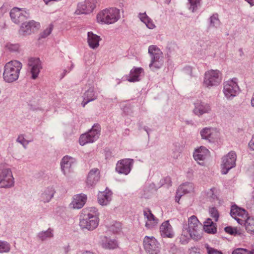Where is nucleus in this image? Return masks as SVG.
Returning <instances> with one entry per match:
<instances>
[{
  "instance_id": "f257e3e1",
  "label": "nucleus",
  "mask_w": 254,
  "mask_h": 254,
  "mask_svg": "<svg viewBox=\"0 0 254 254\" xmlns=\"http://www.w3.org/2000/svg\"><path fill=\"white\" fill-rule=\"evenodd\" d=\"M99 213L95 207H89L82 210L79 225L82 229L92 231L99 225Z\"/></svg>"
},
{
  "instance_id": "f03ea898",
  "label": "nucleus",
  "mask_w": 254,
  "mask_h": 254,
  "mask_svg": "<svg viewBox=\"0 0 254 254\" xmlns=\"http://www.w3.org/2000/svg\"><path fill=\"white\" fill-rule=\"evenodd\" d=\"M22 67V63L17 60L11 61L7 63L4 67L3 80L7 83H12L16 81L19 78Z\"/></svg>"
},
{
  "instance_id": "7ed1b4c3",
  "label": "nucleus",
  "mask_w": 254,
  "mask_h": 254,
  "mask_svg": "<svg viewBox=\"0 0 254 254\" xmlns=\"http://www.w3.org/2000/svg\"><path fill=\"white\" fill-rule=\"evenodd\" d=\"M120 12L115 7L105 8L99 11L96 15L97 22L101 24H112L120 19Z\"/></svg>"
},
{
  "instance_id": "20e7f679",
  "label": "nucleus",
  "mask_w": 254,
  "mask_h": 254,
  "mask_svg": "<svg viewBox=\"0 0 254 254\" xmlns=\"http://www.w3.org/2000/svg\"><path fill=\"white\" fill-rule=\"evenodd\" d=\"M183 235L186 237L190 236L195 240L201 239L202 237L201 224L195 216L192 215L189 218L188 227L183 230Z\"/></svg>"
},
{
  "instance_id": "39448f33",
  "label": "nucleus",
  "mask_w": 254,
  "mask_h": 254,
  "mask_svg": "<svg viewBox=\"0 0 254 254\" xmlns=\"http://www.w3.org/2000/svg\"><path fill=\"white\" fill-rule=\"evenodd\" d=\"M148 53L151 58L149 64L150 68L153 71L160 68L163 66L164 62L162 52L156 46L151 45L148 48Z\"/></svg>"
},
{
  "instance_id": "423d86ee",
  "label": "nucleus",
  "mask_w": 254,
  "mask_h": 254,
  "mask_svg": "<svg viewBox=\"0 0 254 254\" xmlns=\"http://www.w3.org/2000/svg\"><path fill=\"white\" fill-rule=\"evenodd\" d=\"M221 73L218 70H210L205 72L203 81L205 86L210 88L218 85L221 82Z\"/></svg>"
},
{
  "instance_id": "0eeeda50",
  "label": "nucleus",
  "mask_w": 254,
  "mask_h": 254,
  "mask_svg": "<svg viewBox=\"0 0 254 254\" xmlns=\"http://www.w3.org/2000/svg\"><path fill=\"white\" fill-rule=\"evenodd\" d=\"M143 247L147 254H159L160 252V245L153 236H145L143 241Z\"/></svg>"
},
{
  "instance_id": "6e6552de",
  "label": "nucleus",
  "mask_w": 254,
  "mask_h": 254,
  "mask_svg": "<svg viewBox=\"0 0 254 254\" xmlns=\"http://www.w3.org/2000/svg\"><path fill=\"white\" fill-rule=\"evenodd\" d=\"M237 155L234 151H230L222 158L221 171L222 174H226L236 165Z\"/></svg>"
},
{
  "instance_id": "1a4fd4ad",
  "label": "nucleus",
  "mask_w": 254,
  "mask_h": 254,
  "mask_svg": "<svg viewBox=\"0 0 254 254\" xmlns=\"http://www.w3.org/2000/svg\"><path fill=\"white\" fill-rule=\"evenodd\" d=\"M14 185V178L9 169L0 166V188H10Z\"/></svg>"
},
{
  "instance_id": "9d476101",
  "label": "nucleus",
  "mask_w": 254,
  "mask_h": 254,
  "mask_svg": "<svg viewBox=\"0 0 254 254\" xmlns=\"http://www.w3.org/2000/svg\"><path fill=\"white\" fill-rule=\"evenodd\" d=\"M100 127L98 124H95L90 131L80 135L79 143H93L99 138Z\"/></svg>"
},
{
  "instance_id": "9b49d317",
  "label": "nucleus",
  "mask_w": 254,
  "mask_h": 254,
  "mask_svg": "<svg viewBox=\"0 0 254 254\" xmlns=\"http://www.w3.org/2000/svg\"><path fill=\"white\" fill-rule=\"evenodd\" d=\"M239 90V87L236 78L226 81L224 83L223 92L228 99H231L236 96L238 93Z\"/></svg>"
},
{
  "instance_id": "f8f14e48",
  "label": "nucleus",
  "mask_w": 254,
  "mask_h": 254,
  "mask_svg": "<svg viewBox=\"0 0 254 254\" xmlns=\"http://www.w3.org/2000/svg\"><path fill=\"white\" fill-rule=\"evenodd\" d=\"M133 164V160L130 159H123L118 161L116 166V171L120 174L128 175Z\"/></svg>"
},
{
  "instance_id": "ddd939ff",
  "label": "nucleus",
  "mask_w": 254,
  "mask_h": 254,
  "mask_svg": "<svg viewBox=\"0 0 254 254\" xmlns=\"http://www.w3.org/2000/svg\"><path fill=\"white\" fill-rule=\"evenodd\" d=\"M29 13L25 9L17 7L13 8L10 12V16L12 21L18 24L23 22L28 17Z\"/></svg>"
},
{
  "instance_id": "4468645a",
  "label": "nucleus",
  "mask_w": 254,
  "mask_h": 254,
  "mask_svg": "<svg viewBox=\"0 0 254 254\" xmlns=\"http://www.w3.org/2000/svg\"><path fill=\"white\" fill-rule=\"evenodd\" d=\"M230 214L231 216L241 225L243 224L248 218L247 211L236 205L232 206Z\"/></svg>"
},
{
  "instance_id": "2eb2a0df",
  "label": "nucleus",
  "mask_w": 254,
  "mask_h": 254,
  "mask_svg": "<svg viewBox=\"0 0 254 254\" xmlns=\"http://www.w3.org/2000/svg\"><path fill=\"white\" fill-rule=\"evenodd\" d=\"M143 212L145 226L147 229L153 228L158 225L159 219L154 216L150 209L145 208L143 209Z\"/></svg>"
},
{
  "instance_id": "dca6fc26",
  "label": "nucleus",
  "mask_w": 254,
  "mask_h": 254,
  "mask_svg": "<svg viewBox=\"0 0 254 254\" xmlns=\"http://www.w3.org/2000/svg\"><path fill=\"white\" fill-rule=\"evenodd\" d=\"M28 68L32 74V78L36 79L42 68L41 62L39 58H31L28 62Z\"/></svg>"
},
{
  "instance_id": "f3484780",
  "label": "nucleus",
  "mask_w": 254,
  "mask_h": 254,
  "mask_svg": "<svg viewBox=\"0 0 254 254\" xmlns=\"http://www.w3.org/2000/svg\"><path fill=\"white\" fill-rule=\"evenodd\" d=\"M96 7L94 0H86L83 2L78 4L76 10L77 14H88L93 11Z\"/></svg>"
},
{
  "instance_id": "a211bd4d",
  "label": "nucleus",
  "mask_w": 254,
  "mask_h": 254,
  "mask_svg": "<svg viewBox=\"0 0 254 254\" xmlns=\"http://www.w3.org/2000/svg\"><path fill=\"white\" fill-rule=\"evenodd\" d=\"M194 186L191 183H186L181 185L177 191L176 201L179 203L181 197L187 193H192L194 191Z\"/></svg>"
},
{
  "instance_id": "6ab92c4d",
  "label": "nucleus",
  "mask_w": 254,
  "mask_h": 254,
  "mask_svg": "<svg viewBox=\"0 0 254 254\" xmlns=\"http://www.w3.org/2000/svg\"><path fill=\"white\" fill-rule=\"evenodd\" d=\"M193 113L197 116H200L204 114L209 113L211 111L210 105L200 100H197L194 103Z\"/></svg>"
},
{
  "instance_id": "aec40b11",
  "label": "nucleus",
  "mask_w": 254,
  "mask_h": 254,
  "mask_svg": "<svg viewBox=\"0 0 254 254\" xmlns=\"http://www.w3.org/2000/svg\"><path fill=\"white\" fill-rule=\"evenodd\" d=\"M144 74V69L142 67H133L129 74L125 76L126 80L130 82H138L140 80L141 76Z\"/></svg>"
},
{
  "instance_id": "412c9836",
  "label": "nucleus",
  "mask_w": 254,
  "mask_h": 254,
  "mask_svg": "<svg viewBox=\"0 0 254 254\" xmlns=\"http://www.w3.org/2000/svg\"><path fill=\"white\" fill-rule=\"evenodd\" d=\"M40 27L39 23L34 21H30L22 24L20 31L25 34H30L37 31Z\"/></svg>"
},
{
  "instance_id": "4be33fe9",
  "label": "nucleus",
  "mask_w": 254,
  "mask_h": 254,
  "mask_svg": "<svg viewBox=\"0 0 254 254\" xmlns=\"http://www.w3.org/2000/svg\"><path fill=\"white\" fill-rule=\"evenodd\" d=\"M209 150L205 147L201 146L198 149H196L193 153V158L195 161L200 165H203V161L209 155Z\"/></svg>"
},
{
  "instance_id": "5701e85b",
  "label": "nucleus",
  "mask_w": 254,
  "mask_h": 254,
  "mask_svg": "<svg viewBox=\"0 0 254 254\" xmlns=\"http://www.w3.org/2000/svg\"><path fill=\"white\" fill-rule=\"evenodd\" d=\"M102 39L100 36L90 31L87 33V42L89 47L92 49H96L99 46V42Z\"/></svg>"
},
{
  "instance_id": "b1692460",
  "label": "nucleus",
  "mask_w": 254,
  "mask_h": 254,
  "mask_svg": "<svg viewBox=\"0 0 254 254\" xmlns=\"http://www.w3.org/2000/svg\"><path fill=\"white\" fill-rule=\"evenodd\" d=\"M87 200L85 194H80L74 196L72 202L70 204V207L73 209H80L85 204Z\"/></svg>"
},
{
  "instance_id": "393cba45",
  "label": "nucleus",
  "mask_w": 254,
  "mask_h": 254,
  "mask_svg": "<svg viewBox=\"0 0 254 254\" xmlns=\"http://www.w3.org/2000/svg\"><path fill=\"white\" fill-rule=\"evenodd\" d=\"M100 246L105 249H115L118 247L116 240L111 239L106 236H101L99 242Z\"/></svg>"
},
{
  "instance_id": "a878e982",
  "label": "nucleus",
  "mask_w": 254,
  "mask_h": 254,
  "mask_svg": "<svg viewBox=\"0 0 254 254\" xmlns=\"http://www.w3.org/2000/svg\"><path fill=\"white\" fill-rule=\"evenodd\" d=\"M75 162L74 158L68 156H64L61 162V169L65 175L70 171L72 166Z\"/></svg>"
},
{
  "instance_id": "bb28decb",
  "label": "nucleus",
  "mask_w": 254,
  "mask_h": 254,
  "mask_svg": "<svg viewBox=\"0 0 254 254\" xmlns=\"http://www.w3.org/2000/svg\"><path fill=\"white\" fill-rule=\"evenodd\" d=\"M100 179V171L97 168L92 169L89 173L86 184L89 186H92L95 185Z\"/></svg>"
},
{
  "instance_id": "cd10ccee",
  "label": "nucleus",
  "mask_w": 254,
  "mask_h": 254,
  "mask_svg": "<svg viewBox=\"0 0 254 254\" xmlns=\"http://www.w3.org/2000/svg\"><path fill=\"white\" fill-rule=\"evenodd\" d=\"M161 235L163 237L172 238L174 236L172 230V227L169 223V221L164 222L160 227Z\"/></svg>"
},
{
  "instance_id": "c85d7f7f",
  "label": "nucleus",
  "mask_w": 254,
  "mask_h": 254,
  "mask_svg": "<svg viewBox=\"0 0 254 254\" xmlns=\"http://www.w3.org/2000/svg\"><path fill=\"white\" fill-rule=\"evenodd\" d=\"M97 95L95 93L93 87H90L83 95V101L81 105L85 107V105L90 102L93 101L97 99Z\"/></svg>"
},
{
  "instance_id": "c756f323",
  "label": "nucleus",
  "mask_w": 254,
  "mask_h": 254,
  "mask_svg": "<svg viewBox=\"0 0 254 254\" xmlns=\"http://www.w3.org/2000/svg\"><path fill=\"white\" fill-rule=\"evenodd\" d=\"M112 194V192L109 190L99 192L98 195V200L100 204L107 205L111 200Z\"/></svg>"
},
{
  "instance_id": "7c9ffc66",
  "label": "nucleus",
  "mask_w": 254,
  "mask_h": 254,
  "mask_svg": "<svg viewBox=\"0 0 254 254\" xmlns=\"http://www.w3.org/2000/svg\"><path fill=\"white\" fill-rule=\"evenodd\" d=\"M55 192V190L53 187L47 188L41 194V201L45 203L49 202L53 197Z\"/></svg>"
},
{
  "instance_id": "2f4dec72",
  "label": "nucleus",
  "mask_w": 254,
  "mask_h": 254,
  "mask_svg": "<svg viewBox=\"0 0 254 254\" xmlns=\"http://www.w3.org/2000/svg\"><path fill=\"white\" fill-rule=\"evenodd\" d=\"M203 229L208 234H215L217 232L216 224L210 218H208L204 222Z\"/></svg>"
},
{
  "instance_id": "473e14b6",
  "label": "nucleus",
  "mask_w": 254,
  "mask_h": 254,
  "mask_svg": "<svg viewBox=\"0 0 254 254\" xmlns=\"http://www.w3.org/2000/svg\"><path fill=\"white\" fill-rule=\"evenodd\" d=\"M139 18L141 21L145 23L148 28L152 29L155 28V24L145 13H140L139 14Z\"/></svg>"
},
{
  "instance_id": "72a5a7b5",
  "label": "nucleus",
  "mask_w": 254,
  "mask_h": 254,
  "mask_svg": "<svg viewBox=\"0 0 254 254\" xmlns=\"http://www.w3.org/2000/svg\"><path fill=\"white\" fill-rule=\"evenodd\" d=\"M243 224L248 232L254 233V217H248Z\"/></svg>"
},
{
  "instance_id": "f704fd0d",
  "label": "nucleus",
  "mask_w": 254,
  "mask_h": 254,
  "mask_svg": "<svg viewBox=\"0 0 254 254\" xmlns=\"http://www.w3.org/2000/svg\"><path fill=\"white\" fill-rule=\"evenodd\" d=\"M38 236L43 241L47 238H52L53 237V230L49 229L46 231L41 232L39 233Z\"/></svg>"
},
{
  "instance_id": "c9c22d12",
  "label": "nucleus",
  "mask_w": 254,
  "mask_h": 254,
  "mask_svg": "<svg viewBox=\"0 0 254 254\" xmlns=\"http://www.w3.org/2000/svg\"><path fill=\"white\" fill-rule=\"evenodd\" d=\"M217 190L216 188L213 187L208 190L206 192V196L212 199H215L217 198Z\"/></svg>"
},
{
  "instance_id": "e433bc0d",
  "label": "nucleus",
  "mask_w": 254,
  "mask_h": 254,
  "mask_svg": "<svg viewBox=\"0 0 254 254\" xmlns=\"http://www.w3.org/2000/svg\"><path fill=\"white\" fill-rule=\"evenodd\" d=\"M211 128L206 127L201 131L200 134L202 138L208 139L210 141Z\"/></svg>"
},
{
  "instance_id": "4c0bfd02",
  "label": "nucleus",
  "mask_w": 254,
  "mask_h": 254,
  "mask_svg": "<svg viewBox=\"0 0 254 254\" xmlns=\"http://www.w3.org/2000/svg\"><path fill=\"white\" fill-rule=\"evenodd\" d=\"M210 216L215 221H217L219 217V214L218 210L215 207H211L209 210Z\"/></svg>"
},
{
  "instance_id": "58836bf2",
  "label": "nucleus",
  "mask_w": 254,
  "mask_h": 254,
  "mask_svg": "<svg viewBox=\"0 0 254 254\" xmlns=\"http://www.w3.org/2000/svg\"><path fill=\"white\" fill-rule=\"evenodd\" d=\"M5 48L6 50L10 52L18 51L19 48V45L17 44H11L10 43H7L5 45Z\"/></svg>"
},
{
  "instance_id": "ea45409f",
  "label": "nucleus",
  "mask_w": 254,
  "mask_h": 254,
  "mask_svg": "<svg viewBox=\"0 0 254 254\" xmlns=\"http://www.w3.org/2000/svg\"><path fill=\"white\" fill-rule=\"evenodd\" d=\"M220 136V132L216 129L214 128H211V131L210 134V141H213L219 138Z\"/></svg>"
},
{
  "instance_id": "a19ab883",
  "label": "nucleus",
  "mask_w": 254,
  "mask_h": 254,
  "mask_svg": "<svg viewBox=\"0 0 254 254\" xmlns=\"http://www.w3.org/2000/svg\"><path fill=\"white\" fill-rule=\"evenodd\" d=\"M190 4V9L194 12L199 5L200 0H189Z\"/></svg>"
},
{
  "instance_id": "79ce46f5",
  "label": "nucleus",
  "mask_w": 254,
  "mask_h": 254,
  "mask_svg": "<svg viewBox=\"0 0 254 254\" xmlns=\"http://www.w3.org/2000/svg\"><path fill=\"white\" fill-rule=\"evenodd\" d=\"M10 250V246L7 242L0 241V253L8 252Z\"/></svg>"
},
{
  "instance_id": "37998d69",
  "label": "nucleus",
  "mask_w": 254,
  "mask_h": 254,
  "mask_svg": "<svg viewBox=\"0 0 254 254\" xmlns=\"http://www.w3.org/2000/svg\"><path fill=\"white\" fill-rule=\"evenodd\" d=\"M232 254H253V253L246 249L239 248L234 250Z\"/></svg>"
},
{
  "instance_id": "c03bdc74",
  "label": "nucleus",
  "mask_w": 254,
  "mask_h": 254,
  "mask_svg": "<svg viewBox=\"0 0 254 254\" xmlns=\"http://www.w3.org/2000/svg\"><path fill=\"white\" fill-rule=\"evenodd\" d=\"M211 24L215 27H217L219 25L220 21L218 18L217 15H213L210 18Z\"/></svg>"
},
{
  "instance_id": "a18cd8bd",
  "label": "nucleus",
  "mask_w": 254,
  "mask_h": 254,
  "mask_svg": "<svg viewBox=\"0 0 254 254\" xmlns=\"http://www.w3.org/2000/svg\"><path fill=\"white\" fill-rule=\"evenodd\" d=\"M53 30V25H50L44 31L42 32L41 36L43 38H45L49 35Z\"/></svg>"
},
{
  "instance_id": "49530a36",
  "label": "nucleus",
  "mask_w": 254,
  "mask_h": 254,
  "mask_svg": "<svg viewBox=\"0 0 254 254\" xmlns=\"http://www.w3.org/2000/svg\"><path fill=\"white\" fill-rule=\"evenodd\" d=\"M225 232L231 235H236L237 233V229L231 226H227L225 228Z\"/></svg>"
},
{
  "instance_id": "de8ad7c7",
  "label": "nucleus",
  "mask_w": 254,
  "mask_h": 254,
  "mask_svg": "<svg viewBox=\"0 0 254 254\" xmlns=\"http://www.w3.org/2000/svg\"><path fill=\"white\" fill-rule=\"evenodd\" d=\"M122 229V226L120 223H116L114 226H112V230L115 233L120 232Z\"/></svg>"
},
{
  "instance_id": "09e8293b",
  "label": "nucleus",
  "mask_w": 254,
  "mask_h": 254,
  "mask_svg": "<svg viewBox=\"0 0 254 254\" xmlns=\"http://www.w3.org/2000/svg\"><path fill=\"white\" fill-rule=\"evenodd\" d=\"M208 254H223L221 252L212 248H207Z\"/></svg>"
},
{
  "instance_id": "8fccbe9b",
  "label": "nucleus",
  "mask_w": 254,
  "mask_h": 254,
  "mask_svg": "<svg viewBox=\"0 0 254 254\" xmlns=\"http://www.w3.org/2000/svg\"><path fill=\"white\" fill-rule=\"evenodd\" d=\"M26 141L24 136L22 135L18 136L17 139V143H25Z\"/></svg>"
},
{
  "instance_id": "3c124183",
  "label": "nucleus",
  "mask_w": 254,
  "mask_h": 254,
  "mask_svg": "<svg viewBox=\"0 0 254 254\" xmlns=\"http://www.w3.org/2000/svg\"><path fill=\"white\" fill-rule=\"evenodd\" d=\"M198 250L197 248H193L190 250V254H194V253H197V254H199V252L197 251Z\"/></svg>"
},
{
  "instance_id": "603ef678",
  "label": "nucleus",
  "mask_w": 254,
  "mask_h": 254,
  "mask_svg": "<svg viewBox=\"0 0 254 254\" xmlns=\"http://www.w3.org/2000/svg\"><path fill=\"white\" fill-rule=\"evenodd\" d=\"M65 254H67L69 251V247L68 246H65L63 248Z\"/></svg>"
},
{
  "instance_id": "864d4df0",
  "label": "nucleus",
  "mask_w": 254,
  "mask_h": 254,
  "mask_svg": "<svg viewBox=\"0 0 254 254\" xmlns=\"http://www.w3.org/2000/svg\"><path fill=\"white\" fill-rule=\"evenodd\" d=\"M247 1L251 5H254V0H245Z\"/></svg>"
},
{
  "instance_id": "5fc2aeb1",
  "label": "nucleus",
  "mask_w": 254,
  "mask_h": 254,
  "mask_svg": "<svg viewBox=\"0 0 254 254\" xmlns=\"http://www.w3.org/2000/svg\"><path fill=\"white\" fill-rule=\"evenodd\" d=\"M249 145L251 149L254 150V144H249Z\"/></svg>"
},
{
  "instance_id": "6e6d98bb",
  "label": "nucleus",
  "mask_w": 254,
  "mask_h": 254,
  "mask_svg": "<svg viewBox=\"0 0 254 254\" xmlns=\"http://www.w3.org/2000/svg\"><path fill=\"white\" fill-rule=\"evenodd\" d=\"M82 254H96L94 253H92V252H86L84 253H83Z\"/></svg>"
},
{
  "instance_id": "4d7b16f0",
  "label": "nucleus",
  "mask_w": 254,
  "mask_h": 254,
  "mask_svg": "<svg viewBox=\"0 0 254 254\" xmlns=\"http://www.w3.org/2000/svg\"><path fill=\"white\" fill-rule=\"evenodd\" d=\"M251 141L253 142V143H254V135H253Z\"/></svg>"
},
{
  "instance_id": "13d9d810",
  "label": "nucleus",
  "mask_w": 254,
  "mask_h": 254,
  "mask_svg": "<svg viewBox=\"0 0 254 254\" xmlns=\"http://www.w3.org/2000/svg\"><path fill=\"white\" fill-rule=\"evenodd\" d=\"M168 180H169V181H170V178H168Z\"/></svg>"
}]
</instances>
